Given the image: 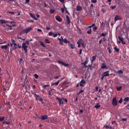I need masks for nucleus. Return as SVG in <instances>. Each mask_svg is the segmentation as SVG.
Wrapping results in <instances>:
<instances>
[{"mask_svg": "<svg viewBox=\"0 0 129 129\" xmlns=\"http://www.w3.org/2000/svg\"><path fill=\"white\" fill-rule=\"evenodd\" d=\"M30 31H32V27H29L26 29L23 30L20 33V35H22V34H25V33H26V34H28Z\"/></svg>", "mask_w": 129, "mask_h": 129, "instance_id": "f257e3e1", "label": "nucleus"}, {"mask_svg": "<svg viewBox=\"0 0 129 129\" xmlns=\"http://www.w3.org/2000/svg\"><path fill=\"white\" fill-rule=\"evenodd\" d=\"M22 48L23 50L25 51V53H28V45H27V43H22Z\"/></svg>", "mask_w": 129, "mask_h": 129, "instance_id": "f03ea898", "label": "nucleus"}, {"mask_svg": "<svg viewBox=\"0 0 129 129\" xmlns=\"http://www.w3.org/2000/svg\"><path fill=\"white\" fill-rule=\"evenodd\" d=\"M34 96H35L36 100H39V101H40L41 102V103H42L43 99H42L41 98V97H40V96L38 95L37 94H36V93H34Z\"/></svg>", "mask_w": 129, "mask_h": 129, "instance_id": "7ed1b4c3", "label": "nucleus"}, {"mask_svg": "<svg viewBox=\"0 0 129 129\" xmlns=\"http://www.w3.org/2000/svg\"><path fill=\"white\" fill-rule=\"evenodd\" d=\"M112 104L113 106H116L117 105V100H116V97H114L112 101Z\"/></svg>", "mask_w": 129, "mask_h": 129, "instance_id": "20e7f679", "label": "nucleus"}, {"mask_svg": "<svg viewBox=\"0 0 129 129\" xmlns=\"http://www.w3.org/2000/svg\"><path fill=\"white\" fill-rule=\"evenodd\" d=\"M60 39H61V40L62 41H63V43H64V44H69V43H70V41H68V40H67V38H66L63 39V37L61 36Z\"/></svg>", "mask_w": 129, "mask_h": 129, "instance_id": "39448f33", "label": "nucleus"}, {"mask_svg": "<svg viewBox=\"0 0 129 129\" xmlns=\"http://www.w3.org/2000/svg\"><path fill=\"white\" fill-rule=\"evenodd\" d=\"M57 62L59 63V64H61V65H63V66H64V67H68V66H69V64L65 63L64 62H63L60 60H58Z\"/></svg>", "mask_w": 129, "mask_h": 129, "instance_id": "423d86ee", "label": "nucleus"}, {"mask_svg": "<svg viewBox=\"0 0 129 129\" xmlns=\"http://www.w3.org/2000/svg\"><path fill=\"white\" fill-rule=\"evenodd\" d=\"M62 99H63V98H59L58 97H56V100H58V101L59 103V105H61V104H63L64 103L63 102V101H62Z\"/></svg>", "mask_w": 129, "mask_h": 129, "instance_id": "0eeeda50", "label": "nucleus"}, {"mask_svg": "<svg viewBox=\"0 0 129 129\" xmlns=\"http://www.w3.org/2000/svg\"><path fill=\"white\" fill-rule=\"evenodd\" d=\"M40 118L42 119V120H46V119L48 118V115H41Z\"/></svg>", "mask_w": 129, "mask_h": 129, "instance_id": "6e6552de", "label": "nucleus"}, {"mask_svg": "<svg viewBox=\"0 0 129 129\" xmlns=\"http://www.w3.org/2000/svg\"><path fill=\"white\" fill-rule=\"evenodd\" d=\"M104 77H106V76H109V71H106L104 72L102 75Z\"/></svg>", "mask_w": 129, "mask_h": 129, "instance_id": "1a4fd4ad", "label": "nucleus"}, {"mask_svg": "<svg viewBox=\"0 0 129 129\" xmlns=\"http://www.w3.org/2000/svg\"><path fill=\"white\" fill-rule=\"evenodd\" d=\"M116 21H121V18L118 15H116L114 18V22H116Z\"/></svg>", "mask_w": 129, "mask_h": 129, "instance_id": "9d476101", "label": "nucleus"}, {"mask_svg": "<svg viewBox=\"0 0 129 129\" xmlns=\"http://www.w3.org/2000/svg\"><path fill=\"white\" fill-rule=\"evenodd\" d=\"M55 20L57 21V22H62V18L59 16H56L55 17Z\"/></svg>", "mask_w": 129, "mask_h": 129, "instance_id": "9b49d317", "label": "nucleus"}, {"mask_svg": "<svg viewBox=\"0 0 129 129\" xmlns=\"http://www.w3.org/2000/svg\"><path fill=\"white\" fill-rule=\"evenodd\" d=\"M52 36L54 38H56L57 36H61V33L59 32H56L55 33H53Z\"/></svg>", "mask_w": 129, "mask_h": 129, "instance_id": "f8f14e48", "label": "nucleus"}, {"mask_svg": "<svg viewBox=\"0 0 129 129\" xmlns=\"http://www.w3.org/2000/svg\"><path fill=\"white\" fill-rule=\"evenodd\" d=\"M77 12L82 11V7L79 6H77L76 7Z\"/></svg>", "mask_w": 129, "mask_h": 129, "instance_id": "ddd939ff", "label": "nucleus"}, {"mask_svg": "<svg viewBox=\"0 0 129 129\" xmlns=\"http://www.w3.org/2000/svg\"><path fill=\"white\" fill-rule=\"evenodd\" d=\"M66 19L67 24H70V23H71V21L70 20V18H69V16H68V15L66 16Z\"/></svg>", "mask_w": 129, "mask_h": 129, "instance_id": "4468645a", "label": "nucleus"}, {"mask_svg": "<svg viewBox=\"0 0 129 129\" xmlns=\"http://www.w3.org/2000/svg\"><path fill=\"white\" fill-rule=\"evenodd\" d=\"M101 68L102 69H105V68H106V69H107V67H106V65L105 64L103 63H102V66H101Z\"/></svg>", "mask_w": 129, "mask_h": 129, "instance_id": "2eb2a0df", "label": "nucleus"}, {"mask_svg": "<svg viewBox=\"0 0 129 129\" xmlns=\"http://www.w3.org/2000/svg\"><path fill=\"white\" fill-rule=\"evenodd\" d=\"M55 91V90L54 89H52L50 91H49L48 95L49 96H52V95H53V93H51V91Z\"/></svg>", "mask_w": 129, "mask_h": 129, "instance_id": "dca6fc26", "label": "nucleus"}, {"mask_svg": "<svg viewBox=\"0 0 129 129\" xmlns=\"http://www.w3.org/2000/svg\"><path fill=\"white\" fill-rule=\"evenodd\" d=\"M7 22L6 20H0V25H3V24H7Z\"/></svg>", "mask_w": 129, "mask_h": 129, "instance_id": "f3484780", "label": "nucleus"}, {"mask_svg": "<svg viewBox=\"0 0 129 129\" xmlns=\"http://www.w3.org/2000/svg\"><path fill=\"white\" fill-rule=\"evenodd\" d=\"M30 16L31 18H33V19H34L35 20V21H37L38 20V19L37 18H36V17H35L34 16V15H33V14L32 13H30Z\"/></svg>", "mask_w": 129, "mask_h": 129, "instance_id": "a211bd4d", "label": "nucleus"}, {"mask_svg": "<svg viewBox=\"0 0 129 129\" xmlns=\"http://www.w3.org/2000/svg\"><path fill=\"white\" fill-rule=\"evenodd\" d=\"M69 46L70 47V48H71V49H74L75 45L71 44V43H69Z\"/></svg>", "mask_w": 129, "mask_h": 129, "instance_id": "6ab92c4d", "label": "nucleus"}, {"mask_svg": "<svg viewBox=\"0 0 129 129\" xmlns=\"http://www.w3.org/2000/svg\"><path fill=\"white\" fill-rule=\"evenodd\" d=\"M1 49H5V50H8V45H2Z\"/></svg>", "mask_w": 129, "mask_h": 129, "instance_id": "aec40b11", "label": "nucleus"}, {"mask_svg": "<svg viewBox=\"0 0 129 129\" xmlns=\"http://www.w3.org/2000/svg\"><path fill=\"white\" fill-rule=\"evenodd\" d=\"M107 35V32H104V33H102L100 34L101 37H105V36H106Z\"/></svg>", "mask_w": 129, "mask_h": 129, "instance_id": "412c9836", "label": "nucleus"}, {"mask_svg": "<svg viewBox=\"0 0 129 129\" xmlns=\"http://www.w3.org/2000/svg\"><path fill=\"white\" fill-rule=\"evenodd\" d=\"M57 39L58 40V41H59V44H60V45H63V41L62 40L61 38H57Z\"/></svg>", "mask_w": 129, "mask_h": 129, "instance_id": "4be33fe9", "label": "nucleus"}, {"mask_svg": "<svg viewBox=\"0 0 129 129\" xmlns=\"http://www.w3.org/2000/svg\"><path fill=\"white\" fill-rule=\"evenodd\" d=\"M95 108H96V109H98L99 107H100V105L99 103H97L96 105L94 106Z\"/></svg>", "mask_w": 129, "mask_h": 129, "instance_id": "5701e85b", "label": "nucleus"}, {"mask_svg": "<svg viewBox=\"0 0 129 129\" xmlns=\"http://www.w3.org/2000/svg\"><path fill=\"white\" fill-rule=\"evenodd\" d=\"M83 92H84V90H81L80 92L77 93V96H78V95H80L81 93H83Z\"/></svg>", "mask_w": 129, "mask_h": 129, "instance_id": "b1692460", "label": "nucleus"}, {"mask_svg": "<svg viewBox=\"0 0 129 129\" xmlns=\"http://www.w3.org/2000/svg\"><path fill=\"white\" fill-rule=\"evenodd\" d=\"M40 45H41V46H42L44 48H46V45H45V43H44V42L41 41L40 42Z\"/></svg>", "mask_w": 129, "mask_h": 129, "instance_id": "393cba45", "label": "nucleus"}, {"mask_svg": "<svg viewBox=\"0 0 129 129\" xmlns=\"http://www.w3.org/2000/svg\"><path fill=\"white\" fill-rule=\"evenodd\" d=\"M118 38L119 41H120V42H122V41L123 40V37H120V36H118Z\"/></svg>", "mask_w": 129, "mask_h": 129, "instance_id": "a878e982", "label": "nucleus"}, {"mask_svg": "<svg viewBox=\"0 0 129 129\" xmlns=\"http://www.w3.org/2000/svg\"><path fill=\"white\" fill-rule=\"evenodd\" d=\"M95 59H96V55L93 56L92 57V64L93 61H95Z\"/></svg>", "mask_w": 129, "mask_h": 129, "instance_id": "bb28decb", "label": "nucleus"}, {"mask_svg": "<svg viewBox=\"0 0 129 129\" xmlns=\"http://www.w3.org/2000/svg\"><path fill=\"white\" fill-rule=\"evenodd\" d=\"M59 82H60V80H58V81H57V82L53 83L52 85H56V86H57V85H58V84H59Z\"/></svg>", "mask_w": 129, "mask_h": 129, "instance_id": "cd10ccee", "label": "nucleus"}, {"mask_svg": "<svg viewBox=\"0 0 129 129\" xmlns=\"http://www.w3.org/2000/svg\"><path fill=\"white\" fill-rule=\"evenodd\" d=\"M45 43H46V44H50V41L48 39H45Z\"/></svg>", "mask_w": 129, "mask_h": 129, "instance_id": "c85d7f7f", "label": "nucleus"}, {"mask_svg": "<svg viewBox=\"0 0 129 129\" xmlns=\"http://www.w3.org/2000/svg\"><path fill=\"white\" fill-rule=\"evenodd\" d=\"M121 88H122L121 86L117 87L116 88L117 91H120V90H121Z\"/></svg>", "mask_w": 129, "mask_h": 129, "instance_id": "c756f323", "label": "nucleus"}, {"mask_svg": "<svg viewBox=\"0 0 129 129\" xmlns=\"http://www.w3.org/2000/svg\"><path fill=\"white\" fill-rule=\"evenodd\" d=\"M49 13L50 14H54V13H55V11L53 9H50L49 10Z\"/></svg>", "mask_w": 129, "mask_h": 129, "instance_id": "7c9ffc66", "label": "nucleus"}, {"mask_svg": "<svg viewBox=\"0 0 129 129\" xmlns=\"http://www.w3.org/2000/svg\"><path fill=\"white\" fill-rule=\"evenodd\" d=\"M80 83H82L83 84H85V83H86V81H85V80L82 79L81 82Z\"/></svg>", "mask_w": 129, "mask_h": 129, "instance_id": "2f4dec72", "label": "nucleus"}, {"mask_svg": "<svg viewBox=\"0 0 129 129\" xmlns=\"http://www.w3.org/2000/svg\"><path fill=\"white\" fill-rule=\"evenodd\" d=\"M88 68L90 69V70H92V63L91 64H89L88 67Z\"/></svg>", "mask_w": 129, "mask_h": 129, "instance_id": "473e14b6", "label": "nucleus"}, {"mask_svg": "<svg viewBox=\"0 0 129 129\" xmlns=\"http://www.w3.org/2000/svg\"><path fill=\"white\" fill-rule=\"evenodd\" d=\"M114 50H115L116 52H119V49L117 48L116 47L114 48Z\"/></svg>", "mask_w": 129, "mask_h": 129, "instance_id": "72a5a7b5", "label": "nucleus"}, {"mask_svg": "<svg viewBox=\"0 0 129 129\" xmlns=\"http://www.w3.org/2000/svg\"><path fill=\"white\" fill-rule=\"evenodd\" d=\"M124 101L126 102H128L129 101V98L128 97H126L124 99Z\"/></svg>", "mask_w": 129, "mask_h": 129, "instance_id": "f704fd0d", "label": "nucleus"}, {"mask_svg": "<svg viewBox=\"0 0 129 129\" xmlns=\"http://www.w3.org/2000/svg\"><path fill=\"white\" fill-rule=\"evenodd\" d=\"M81 44L83 48H85V47H86V45H85V43L84 42H82Z\"/></svg>", "mask_w": 129, "mask_h": 129, "instance_id": "c9c22d12", "label": "nucleus"}, {"mask_svg": "<svg viewBox=\"0 0 129 129\" xmlns=\"http://www.w3.org/2000/svg\"><path fill=\"white\" fill-rule=\"evenodd\" d=\"M34 76L35 78H36V79H38L39 78V76L37 74H35L34 75Z\"/></svg>", "mask_w": 129, "mask_h": 129, "instance_id": "e433bc0d", "label": "nucleus"}, {"mask_svg": "<svg viewBox=\"0 0 129 129\" xmlns=\"http://www.w3.org/2000/svg\"><path fill=\"white\" fill-rule=\"evenodd\" d=\"M49 86H50V85H45L43 86V88H44V89H46V87H49Z\"/></svg>", "mask_w": 129, "mask_h": 129, "instance_id": "4c0bfd02", "label": "nucleus"}, {"mask_svg": "<svg viewBox=\"0 0 129 129\" xmlns=\"http://www.w3.org/2000/svg\"><path fill=\"white\" fill-rule=\"evenodd\" d=\"M3 120H5V117H0V121H3Z\"/></svg>", "mask_w": 129, "mask_h": 129, "instance_id": "58836bf2", "label": "nucleus"}, {"mask_svg": "<svg viewBox=\"0 0 129 129\" xmlns=\"http://www.w3.org/2000/svg\"><path fill=\"white\" fill-rule=\"evenodd\" d=\"M118 103H122V98H121L118 101Z\"/></svg>", "mask_w": 129, "mask_h": 129, "instance_id": "ea45409f", "label": "nucleus"}, {"mask_svg": "<svg viewBox=\"0 0 129 129\" xmlns=\"http://www.w3.org/2000/svg\"><path fill=\"white\" fill-rule=\"evenodd\" d=\"M91 3H93V4H96L97 3V0H92Z\"/></svg>", "mask_w": 129, "mask_h": 129, "instance_id": "a19ab883", "label": "nucleus"}, {"mask_svg": "<svg viewBox=\"0 0 129 129\" xmlns=\"http://www.w3.org/2000/svg\"><path fill=\"white\" fill-rule=\"evenodd\" d=\"M53 32L52 31H50L48 33L49 36H53Z\"/></svg>", "mask_w": 129, "mask_h": 129, "instance_id": "79ce46f5", "label": "nucleus"}, {"mask_svg": "<svg viewBox=\"0 0 129 129\" xmlns=\"http://www.w3.org/2000/svg\"><path fill=\"white\" fill-rule=\"evenodd\" d=\"M118 73H119L120 74H123V71L121 70L118 71Z\"/></svg>", "mask_w": 129, "mask_h": 129, "instance_id": "37998d69", "label": "nucleus"}, {"mask_svg": "<svg viewBox=\"0 0 129 129\" xmlns=\"http://www.w3.org/2000/svg\"><path fill=\"white\" fill-rule=\"evenodd\" d=\"M91 32H92L91 28H90V30L88 31L87 33V34H91Z\"/></svg>", "mask_w": 129, "mask_h": 129, "instance_id": "c03bdc74", "label": "nucleus"}, {"mask_svg": "<svg viewBox=\"0 0 129 129\" xmlns=\"http://www.w3.org/2000/svg\"><path fill=\"white\" fill-rule=\"evenodd\" d=\"M93 31H97V27L95 26V27H93Z\"/></svg>", "mask_w": 129, "mask_h": 129, "instance_id": "a18cd8bd", "label": "nucleus"}, {"mask_svg": "<svg viewBox=\"0 0 129 129\" xmlns=\"http://www.w3.org/2000/svg\"><path fill=\"white\" fill-rule=\"evenodd\" d=\"M87 62H88V61L87 60V59L84 61V65H86L87 64Z\"/></svg>", "mask_w": 129, "mask_h": 129, "instance_id": "49530a36", "label": "nucleus"}, {"mask_svg": "<svg viewBox=\"0 0 129 129\" xmlns=\"http://www.w3.org/2000/svg\"><path fill=\"white\" fill-rule=\"evenodd\" d=\"M108 50L109 53H112V50H111V49L110 48H108Z\"/></svg>", "mask_w": 129, "mask_h": 129, "instance_id": "de8ad7c7", "label": "nucleus"}, {"mask_svg": "<svg viewBox=\"0 0 129 129\" xmlns=\"http://www.w3.org/2000/svg\"><path fill=\"white\" fill-rule=\"evenodd\" d=\"M61 13H62V14H64V12L65 11V10L64 9V8H61Z\"/></svg>", "mask_w": 129, "mask_h": 129, "instance_id": "09e8293b", "label": "nucleus"}, {"mask_svg": "<svg viewBox=\"0 0 129 129\" xmlns=\"http://www.w3.org/2000/svg\"><path fill=\"white\" fill-rule=\"evenodd\" d=\"M82 49H80L79 54L81 55L82 54Z\"/></svg>", "mask_w": 129, "mask_h": 129, "instance_id": "8fccbe9b", "label": "nucleus"}, {"mask_svg": "<svg viewBox=\"0 0 129 129\" xmlns=\"http://www.w3.org/2000/svg\"><path fill=\"white\" fill-rule=\"evenodd\" d=\"M14 46L15 48H16V49L17 47H18V45H17V43H14Z\"/></svg>", "mask_w": 129, "mask_h": 129, "instance_id": "3c124183", "label": "nucleus"}, {"mask_svg": "<svg viewBox=\"0 0 129 129\" xmlns=\"http://www.w3.org/2000/svg\"><path fill=\"white\" fill-rule=\"evenodd\" d=\"M115 8H116V6H111V9L112 10H113V9H115Z\"/></svg>", "mask_w": 129, "mask_h": 129, "instance_id": "603ef678", "label": "nucleus"}, {"mask_svg": "<svg viewBox=\"0 0 129 129\" xmlns=\"http://www.w3.org/2000/svg\"><path fill=\"white\" fill-rule=\"evenodd\" d=\"M24 43H26V44H27V46H29L30 41H26V42H24Z\"/></svg>", "mask_w": 129, "mask_h": 129, "instance_id": "864d4df0", "label": "nucleus"}, {"mask_svg": "<svg viewBox=\"0 0 129 129\" xmlns=\"http://www.w3.org/2000/svg\"><path fill=\"white\" fill-rule=\"evenodd\" d=\"M67 84H68V83L67 81H65L63 83V85H67Z\"/></svg>", "mask_w": 129, "mask_h": 129, "instance_id": "5fc2aeb1", "label": "nucleus"}, {"mask_svg": "<svg viewBox=\"0 0 129 129\" xmlns=\"http://www.w3.org/2000/svg\"><path fill=\"white\" fill-rule=\"evenodd\" d=\"M3 44H7V41H4V42H0V45H3Z\"/></svg>", "mask_w": 129, "mask_h": 129, "instance_id": "6e6d98bb", "label": "nucleus"}, {"mask_svg": "<svg viewBox=\"0 0 129 129\" xmlns=\"http://www.w3.org/2000/svg\"><path fill=\"white\" fill-rule=\"evenodd\" d=\"M64 11H66L67 14H69L68 10H67V8H65Z\"/></svg>", "mask_w": 129, "mask_h": 129, "instance_id": "4d7b16f0", "label": "nucleus"}, {"mask_svg": "<svg viewBox=\"0 0 129 129\" xmlns=\"http://www.w3.org/2000/svg\"><path fill=\"white\" fill-rule=\"evenodd\" d=\"M7 105H11V102H6Z\"/></svg>", "mask_w": 129, "mask_h": 129, "instance_id": "13d9d810", "label": "nucleus"}, {"mask_svg": "<svg viewBox=\"0 0 129 129\" xmlns=\"http://www.w3.org/2000/svg\"><path fill=\"white\" fill-rule=\"evenodd\" d=\"M9 14H11V15H15V13L13 12H9Z\"/></svg>", "mask_w": 129, "mask_h": 129, "instance_id": "bf43d9fd", "label": "nucleus"}, {"mask_svg": "<svg viewBox=\"0 0 129 129\" xmlns=\"http://www.w3.org/2000/svg\"><path fill=\"white\" fill-rule=\"evenodd\" d=\"M102 43V39H101L99 41V45H100Z\"/></svg>", "mask_w": 129, "mask_h": 129, "instance_id": "052dcab7", "label": "nucleus"}, {"mask_svg": "<svg viewBox=\"0 0 129 129\" xmlns=\"http://www.w3.org/2000/svg\"><path fill=\"white\" fill-rule=\"evenodd\" d=\"M80 86H81V87H84V85H83V84H82V83H80Z\"/></svg>", "mask_w": 129, "mask_h": 129, "instance_id": "680f3d73", "label": "nucleus"}, {"mask_svg": "<svg viewBox=\"0 0 129 129\" xmlns=\"http://www.w3.org/2000/svg\"><path fill=\"white\" fill-rule=\"evenodd\" d=\"M81 41L80 40H79L78 42H77V44L78 45H81V43H80Z\"/></svg>", "mask_w": 129, "mask_h": 129, "instance_id": "e2e57ef3", "label": "nucleus"}, {"mask_svg": "<svg viewBox=\"0 0 129 129\" xmlns=\"http://www.w3.org/2000/svg\"><path fill=\"white\" fill-rule=\"evenodd\" d=\"M20 62H21V63H23V62H24V60H23V59H22V58H20Z\"/></svg>", "mask_w": 129, "mask_h": 129, "instance_id": "0e129e2a", "label": "nucleus"}, {"mask_svg": "<svg viewBox=\"0 0 129 129\" xmlns=\"http://www.w3.org/2000/svg\"><path fill=\"white\" fill-rule=\"evenodd\" d=\"M104 127L108 129V128H109V125H106V126H104Z\"/></svg>", "mask_w": 129, "mask_h": 129, "instance_id": "69168bd1", "label": "nucleus"}, {"mask_svg": "<svg viewBox=\"0 0 129 129\" xmlns=\"http://www.w3.org/2000/svg\"><path fill=\"white\" fill-rule=\"evenodd\" d=\"M122 44H123V45H125V42L123 40H122V41H121Z\"/></svg>", "mask_w": 129, "mask_h": 129, "instance_id": "338daca9", "label": "nucleus"}, {"mask_svg": "<svg viewBox=\"0 0 129 129\" xmlns=\"http://www.w3.org/2000/svg\"><path fill=\"white\" fill-rule=\"evenodd\" d=\"M126 118H122V120L123 121H126Z\"/></svg>", "mask_w": 129, "mask_h": 129, "instance_id": "774afa93", "label": "nucleus"}]
</instances>
